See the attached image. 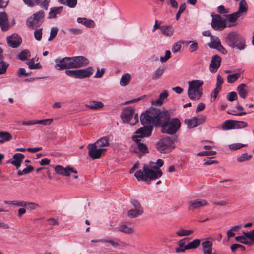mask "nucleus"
I'll use <instances>...</instances> for the list:
<instances>
[{
	"label": "nucleus",
	"mask_w": 254,
	"mask_h": 254,
	"mask_svg": "<svg viewBox=\"0 0 254 254\" xmlns=\"http://www.w3.org/2000/svg\"><path fill=\"white\" fill-rule=\"evenodd\" d=\"M42 29H36L34 31V37L38 40L40 41L42 38Z\"/></svg>",
	"instance_id": "60"
},
{
	"label": "nucleus",
	"mask_w": 254,
	"mask_h": 254,
	"mask_svg": "<svg viewBox=\"0 0 254 254\" xmlns=\"http://www.w3.org/2000/svg\"><path fill=\"white\" fill-rule=\"evenodd\" d=\"M247 124L244 121H236L235 124V128H242L246 127Z\"/></svg>",
	"instance_id": "55"
},
{
	"label": "nucleus",
	"mask_w": 254,
	"mask_h": 254,
	"mask_svg": "<svg viewBox=\"0 0 254 254\" xmlns=\"http://www.w3.org/2000/svg\"><path fill=\"white\" fill-rule=\"evenodd\" d=\"M181 43L180 41H178L176 43H174L172 45V51L173 53H177L179 51L181 48Z\"/></svg>",
	"instance_id": "53"
},
{
	"label": "nucleus",
	"mask_w": 254,
	"mask_h": 254,
	"mask_svg": "<svg viewBox=\"0 0 254 254\" xmlns=\"http://www.w3.org/2000/svg\"><path fill=\"white\" fill-rule=\"evenodd\" d=\"M119 231L121 232L130 234L134 232V227L133 226H129L126 224H121L118 228Z\"/></svg>",
	"instance_id": "24"
},
{
	"label": "nucleus",
	"mask_w": 254,
	"mask_h": 254,
	"mask_svg": "<svg viewBox=\"0 0 254 254\" xmlns=\"http://www.w3.org/2000/svg\"><path fill=\"white\" fill-rule=\"evenodd\" d=\"M70 61L72 68H78L86 66L89 63V60L82 56L70 57Z\"/></svg>",
	"instance_id": "11"
},
{
	"label": "nucleus",
	"mask_w": 254,
	"mask_h": 254,
	"mask_svg": "<svg viewBox=\"0 0 254 254\" xmlns=\"http://www.w3.org/2000/svg\"><path fill=\"white\" fill-rule=\"evenodd\" d=\"M205 120V117L200 118L194 117L191 119L188 120L187 122L185 120V122L187 123V127L189 128H193L197 127L199 124L203 123Z\"/></svg>",
	"instance_id": "19"
},
{
	"label": "nucleus",
	"mask_w": 254,
	"mask_h": 254,
	"mask_svg": "<svg viewBox=\"0 0 254 254\" xmlns=\"http://www.w3.org/2000/svg\"><path fill=\"white\" fill-rule=\"evenodd\" d=\"M193 233L194 230H186L183 228H180L176 232V234L178 236L183 237L190 235Z\"/></svg>",
	"instance_id": "35"
},
{
	"label": "nucleus",
	"mask_w": 254,
	"mask_h": 254,
	"mask_svg": "<svg viewBox=\"0 0 254 254\" xmlns=\"http://www.w3.org/2000/svg\"><path fill=\"white\" fill-rule=\"evenodd\" d=\"M236 121L229 120L225 121L223 124L222 128L224 130H228L235 128Z\"/></svg>",
	"instance_id": "34"
},
{
	"label": "nucleus",
	"mask_w": 254,
	"mask_h": 254,
	"mask_svg": "<svg viewBox=\"0 0 254 254\" xmlns=\"http://www.w3.org/2000/svg\"><path fill=\"white\" fill-rule=\"evenodd\" d=\"M186 4L185 3H182L180 6V7H179V10L178 11V12L176 14V19L177 20H178L180 17V15L182 13H183L185 9H186Z\"/></svg>",
	"instance_id": "61"
},
{
	"label": "nucleus",
	"mask_w": 254,
	"mask_h": 254,
	"mask_svg": "<svg viewBox=\"0 0 254 254\" xmlns=\"http://www.w3.org/2000/svg\"><path fill=\"white\" fill-rule=\"evenodd\" d=\"M208 46L213 49H216L219 47L222 48L219 39L217 37L211 36V42L208 43Z\"/></svg>",
	"instance_id": "31"
},
{
	"label": "nucleus",
	"mask_w": 254,
	"mask_h": 254,
	"mask_svg": "<svg viewBox=\"0 0 254 254\" xmlns=\"http://www.w3.org/2000/svg\"><path fill=\"white\" fill-rule=\"evenodd\" d=\"M221 58L217 55L212 57L210 64L209 70L211 73H215L220 66Z\"/></svg>",
	"instance_id": "16"
},
{
	"label": "nucleus",
	"mask_w": 254,
	"mask_h": 254,
	"mask_svg": "<svg viewBox=\"0 0 254 254\" xmlns=\"http://www.w3.org/2000/svg\"><path fill=\"white\" fill-rule=\"evenodd\" d=\"M241 76L240 73H237L229 75L227 76V82L229 83H232L238 80Z\"/></svg>",
	"instance_id": "45"
},
{
	"label": "nucleus",
	"mask_w": 254,
	"mask_h": 254,
	"mask_svg": "<svg viewBox=\"0 0 254 254\" xmlns=\"http://www.w3.org/2000/svg\"><path fill=\"white\" fill-rule=\"evenodd\" d=\"M12 138L11 135L7 132H0V143H3L11 140Z\"/></svg>",
	"instance_id": "38"
},
{
	"label": "nucleus",
	"mask_w": 254,
	"mask_h": 254,
	"mask_svg": "<svg viewBox=\"0 0 254 254\" xmlns=\"http://www.w3.org/2000/svg\"><path fill=\"white\" fill-rule=\"evenodd\" d=\"M200 243L201 241L200 239H194L186 244L183 249H177V253L185 252L187 250L196 249L200 246Z\"/></svg>",
	"instance_id": "20"
},
{
	"label": "nucleus",
	"mask_w": 254,
	"mask_h": 254,
	"mask_svg": "<svg viewBox=\"0 0 254 254\" xmlns=\"http://www.w3.org/2000/svg\"><path fill=\"white\" fill-rule=\"evenodd\" d=\"M24 158L25 156L23 154L20 153H15L13 156V160L11 161V163L15 166L16 169H18L20 167L21 163Z\"/></svg>",
	"instance_id": "22"
},
{
	"label": "nucleus",
	"mask_w": 254,
	"mask_h": 254,
	"mask_svg": "<svg viewBox=\"0 0 254 254\" xmlns=\"http://www.w3.org/2000/svg\"><path fill=\"white\" fill-rule=\"evenodd\" d=\"M77 21L78 23L82 24L88 28H93L95 26V23L92 20L86 18L79 17L77 18Z\"/></svg>",
	"instance_id": "26"
},
{
	"label": "nucleus",
	"mask_w": 254,
	"mask_h": 254,
	"mask_svg": "<svg viewBox=\"0 0 254 254\" xmlns=\"http://www.w3.org/2000/svg\"><path fill=\"white\" fill-rule=\"evenodd\" d=\"M55 62L57 63L55 68L58 70L72 68L70 65V57H64L59 61L56 60Z\"/></svg>",
	"instance_id": "14"
},
{
	"label": "nucleus",
	"mask_w": 254,
	"mask_h": 254,
	"mask_svg": "<svg viewBox=\"0 0 254 254\" xmlns=\"http://www.w3.org/2000/svg\"><path fill=\"white\" fill-rule=\"evenodd\" d=\"M157 114L155 117L156 126H159L161 127L165 124L170 119V115L168 111H160L159 109L154 108Z\"/></svg>",
	"instance_id": "10"
},
{
	"label": "nucleus",
	"mask_w": 254,
	"mask_h": 254,
	"mask_svg": "<svg viewBox=\"0 0 254 254\" xmlns=\"http://www.w3.org/2000/svg\"><path fill=\"white\" fill-rule=\"evenodd\" d=\"M168 96V93L167 91L164 90L160 94L159 99L155 101H152V104L156 106H160L163 104V101L167 98Z\"/></svg>",
	"instance_id": "25"
},
{
	"label": "nucleus",
	"mask_w": 254,
	"mask_h": 254,
	"mask_svg": "<svg viewBox=\"0 0 254 254\" xmlns=\"http://www.w3.org/2000/svg\"><path fill=\"white\" fill-rule=\"evenodd\" d=\"M53 121L52 119H46L44 120H36V124H42L44 125H50Z\"/></svg>",
	"instance_id": "59"
},
{
	"label": "nucleus",
	"mask_w": 254,
	"mask_h": 254,
	"mask_svg": "<svg viewBox=\"0 0 254 254\" xmlns=\"http://www.w3.org/2000/svg\"><path fill=\"white\" fill-rule=\"evenodd\" d=\"M247 4L245 0H241L239 2V10L237 12H239V14L241 15V14L243 12H245L247 11Z\"/></svg>",
	"instance_id": "43"
},
{
	"label": "nucleus",
	"mask_w": 254,
	"mask_h": 254,
	"mask_svg": "<svg viewBox=\"0 0 254 254\" xmlns=\"http://www.w3.org/2000/svg\"><path fill=\"white\" fill-rule=\"evenodd\" d=\"M30 51L28 50L25 49L21 51L19 54L18 57L20 60L23 61L26 60L28 57H30Z\"/></svg>",
	"instance_id": "46"
},
{
	"label": "nucleus",
	"mask_w": 254,
	"mask_h": 254,
	"mask_svg": "<svg viewBox=\"0 0 254 254\" xmlns=\"http://www.w3.org/2000/svg\"><path fill=\"white\" fill-rule=\"evenodd\" d=\"M58 1L60 3L71 8H75L77 3V0H58Z\"/></svg>",
	"instance_id": "32"
},
{
	"label": "nucleus",
	"mask_w": 254,
	"mask_h": 254,
	"mask_svg": "<svg viewBox=\"0 0 254 254\" xmlns=\"http://www.w3.org/2000/svg\"><path fill=\"white\" fill-rule=\"evenodd\" d=\"M0 27L2 31H6L9 28L7 15L5 12H0Z\"/></svg>",
	"instance_id": "21"
},
{
	"label": "nucleus",
	"mask_w": 254,
	"mask_h": 254,
	"mask_svg": "<svg viewBox=\"0 0 254 254\" xmlns=\"http://www.w3.org/2000/svg\"><path fill=\"white\" fill-rule=\"evenodd\" d=\"M121 118L124 123L135 125L138 122L137 114L134 115V110L131 106L124 108L121 114Z\"/></svg>",
	"instance_id": "5"
},
{
	"label": "nucleus",
	"mask_w": 254,
	"mask_h": 254,
	"mask_svg": "<svg viewBox=\"0 0 254 254\" xmlns=\"http://www.w3.org/2000/svg\"><path fill=\"white\" fill-rule=\"evenodd\" d=\"M34 167L31 165L28 166L26 168H24L22 170H19L17 172V174L19 176H21L23 175L27 174L30 173L32 170H33Z\"/></svg>",
	"instance_id": "49"
},
{
	"label": "nucleus",
	"mask_w": 254,
	"mask_h": 254,
	"mask_svg": "<svg viewBox=\"0 0 254 254\" xmlns=\"http://www.w3.org/2000/svg\"><path fill=\"white\" fill-rule=\"evenodd\" d=\"M27 64L28 67L31 69H41L42 66L39 63L35 64L33 59H30L27 62Z\"/></svg>",
	"instance_id": "44"
},
{
	"label": "nucleus",
	"mask_w": 254,
	"mask_h": 254,
	"mask_svg": "<svg viewBox=\"0 0 254 254\" xmlns=\"http://www.w3.org/2000/svg\"><path fill=\"white\" fill-rule=\"evenodd\" d=\"M235 240L241 243L242 244L247 245L249 246H252L253 245V243L250 242V241L247 240V238L246 237V236H238L235 237Z\"/></svg>",
	"instance_id": "42"
},
{
	"label": "nucleus",
	"mask_w": 254,
	"mask_h": 254,
	"mask_svg": "<svg viewBox=\"0 0 254 254\" xmlns=\"http://www.w3.org/2000/svg\"><path fill=\"white\" fill-rule=\"evenodd\" d=\"M160 29L162 33L167 36H171L174 32V28L171 26H162Z\"/></svg>",
	"instance_id": "28"
},
{
	"label": "nucleus",
	"mask_w": 254,
	"mask_h": 254,
	"mask_svg": "<svg viewBox=\"0 0 254 254\" xmlns=\"http://www.w3.org/2000/svg\"><path fill=\"white\" fill-rule=\"evenodd\" d=\"M237 91L241 98L245 99L248 95V87L245 84H241L237 87Z\"/></svg>",
	"instance_id": "23"
},
{
	"label": "nucleus",
	"mask_w": 254,
	"mask_h": 254,
	"mask_svg": "<svg viewBox=\"0 0 254 254\" xmlns=\"http://www.w3.org/2000/svg\"><path fill=\"white\" fill-rule=\"evenodd\" d=\"M171 57V52L169 50L165 51V55L164 57H160V61L162 63L166 62Z\"/></svg>",
	"instance_id": "63"
},
{
	"label": "nucleus",
	"mask_w": 254,
	"mask_h": 254,
	"mask_svg": "<svg viewBox=\"0 0 254 254\" xmlns=\"http://www.w3.org/2000/svg\"><path fill=\"white\" fill-rule=\"evenodd\" d=\"M252 157V155H249L247 153H245L238 156L236 158V160L237 162L241 163L250 160Z\"/></svg>",
	"instance_id": "41"
},
{
	"label": "nucleus",
	"mask_w": 254,
	"mask_h": 254,
	"mask_svg": "<svg viewBox=\"0 0 254 254\" xmlns=\"http://www.w3.org/2000/svg\"><path fill=\"white\" fill-rule=\"evenodd\" d=\"M164 71V68L163 67H159L153 73L152 79L153 80H158L162 75Z\"/></svg>",
	"instance_id": "39"
},
{
	"label": "nucleus",
	"mask_w": 254,
	"mask_h": 254,
	"mask_svg": "<svg viewBox=\"0 0 254 254\" xmlns=\"http://www.w3.org/2000/svg\"><path fill=\"white\" fill-rule=\"evenodd\" d=\"M157 150L161 153H166L170 151L175 147L173 140L169 137L163 138L156 144Z\"/></svg>",
	"instance_id": "9"
},
{
	"label": "nucleus",
	"mask_w": 254,
	"mask_h": 254,
	"mask_svg": "<svg viewBox=\"0 0 254 254\" xmlns=\"http://www.w3.org/2000/svg\"><path fill=\"white\" fill-rule=\"evenodd\" d=\"M163 164L164 161L161 159H158L156 163L150 161L148 164H144L142 170L137 171L134 176L138 181H143L149 184L152 180L161 177L163 173L160 168Z\"/></svg>",
	"instance_id": "1"
},
{
	"label": "nucleus",
	"mask_w": 254,
	"mask_h": 254,
	"mask_svg": "<svg viewBox=\"0 0 254 254\" xmlns=\"http://www.w3.org/2000/svg\"><path fill=\"white\" fill-rule=\"evenodd\" d=\"M240 248L243 251L245 250V247L240 244H234L231 246V250L233 253H235L237 249Z\"/></svg>",
	"instance_id": "58"
},
{
	"label": "nucleus",
	"mask_w": 254,
	"mask_h": 254,
	"mask_svg": "<svg viewBox=\"0 0 254 254\" xmlns=\"http://www.w3.org/2000/svg\"><path fill=\"white\" fill-rule=\"evenodd\" d=\"M44 16L45 13L43 10L33 14L27 19V26L32 29L40 26L44 21Z\"/></svg>",
	"instance_id": "7"
},
{
	"label": "nucleus",
	"mask_w": 254,
	"mask_h": 254,
	"mask_svg": "<svg viewBox=\"0 0 254 254\" xmlns=\"http://www.w3.org/2000/svg\"><path fill=\"white\" fill-rule=\"evenodd\" d=\"M63 10V7L51 8L49 13L48 18L50 19L54 18L57 14L60 13Z\"/></svg>",
	"instance_id": "36"
},
{
	"label": "nucleus",
	"mask_w": 254,
	"mask_h": 254,
	"mask_svg": "<svg viewBox=\"0 0 254 254\" xmlns=\"http://www.w3.org/2000/svg\"><path fill=\"white\" fill-rule=\"evenodd\" d=\"M105 68H101L100 70L99 68H97V71L94 76L95 78H101L104 73H105Z\"/></svg>",
	"instance_id": "64"
},
{
	"label": "nucleus",
	"mask_w": 254,
	"mask_h": 254,
	"mask_svg": "<svg viewBox=\"0 0 254 254\" xmlns=\"http://www.w3.org/2000/svg\"><path fill=\"white\" fill-rule=\"evenodd\" d=\"M158 114L154 108H151L140 116V121L143 127L135 131V135L132 137L133 140L137 142L139 138L149 137L151 134L153 126H156L155 117Z\"/></svg>",
	"instance_id": "2"
},
{
	"label": "nucleus",
	"mask_w": 254,
	"mask_h": 254,
	"mask_svg": "<svg viewBox=\"0 0 254 254\" xmlns=\"http://www.w3.org/2000/svg\"><path fill=\"white\" fill-rule=\"evenodd\" d=\"M36 5H39L41 7L47 10L49 7L50 0H34Z\"/></svg>",
	"instance_id": "40"
},
{
	"label": "nucleus",
	"mask_w": 254,
	"mask_h": 254,
	"mask_svg": "<svg viewBox=\"0 0 254 254\" xmlns=\"http://www.w3.org/2000/svg\"><path fill=\"white\" fill-rule=\"evenodd\" d=\"M143 213V209H131L128 212V216L130 218H135L142 215Z\"/></svg>",
	"instance_id": "33"
},
{
	"label": "nucleus",
	"mask_w": 254,
	"mask_h": 254,
	"mask_svg": "<svg viewBox=\"0 0 254 254\" xmlns=\"http://www.w3.org/2000/svg\"><path fill=\"white\" fill-rule=\"evenodd\" d=\"M226 43L231 47L242 50L245 48V40L240 34L235 31L229 33L226 38Z\"/></svg>",
	"instance_id": "3"
},
{
	"label": "nucleus",
	"mask_w": 254,
	"mask_h": 254,
	"mask_svg": "<svg viewBox=\"0 0 254 254\" xmlns=\"http://www.w3.org/2000/svg\"><path fill=\"white\" fill-rule=\"evenodd\" d=\"M93 144L98 147L108 146L109 145V139L107 137H103Z\"/></svg>",
	"instance_id": "30"
},
{
	"label": "nucleus",
	"mask_w": 254,
	"mask_h": 254,
	"mask_svg": "<svg viewBox=\"0 0 254 254\" xmlns=\"http://www.w3.org/2000/svg\"><path fill=\"white\" fill-rule=\"evenodd\" d=\"M190 239L189 238H185L181 240H180L178 243V247L176 248L175 249V251L177 253V249H183L186 246V243L189 241Z\"/></svg>",
	"instance_id": "48"
},
{
	"label": "nucleus",
	"mask_w": 254,
	"mask_h": 254,
	"mask_svg": "<svg viewBox=\"0 0 254 254\" xmlns=\"http://www.w3.org/2000/svg\"><path fill=\"white\" fill-rule=\"evenodd\" d=\"M93 68L88 67L85 69H80L75 70H66L65 73L68 76L75 78L83 79L89 78L93 73Z\"/></svg>",
	"instance_id": "8"
},
{
	"label": "nucleus",
	"mask_w": 254,
	"mask_h": 254,
	"mask_svg": "<svg viewBox=\"0 0 254 254\" xmlns=\"http://www.w3.org/2000/svg\"><path fill=\"white\" fill-rule=\"evenodd\" d=\"M243 234L253 243V245L254 244V229L250 232H243Z\"/></svg>",
	"instance_id": "52"
},
{
	"label": "nucleus",
	"mask_w": 254,
	"mask_h": 254,
	"mask_svg": "<svg viewBox=\"0 0 254 254\" xmlns=\"http://www.w3.org/2000/svg\"><path fill=\"white\" fill-rule=\"evenodd\" d=\"M211 27L215 30H222L226 26V20L222 18L219 15L211 14Z\"/></svg>",
	"instance_id": "12"
},
{
	"label": "nucleus",
	"mask_w": 254,
	"mask_h": 254,
	"mask_svg": "<svg viewBox=\"0 0 254 254\" xmlns=\"http://www.w3.org/2000/svg\"><path fill=\"white\" fill-rule=\"evenodd\" d=\"M131 79L130 75L128 73H126L122 75L121 77L120 84L121 86H125L128 84Z\"/></svg>",
	"instance_id": "37"
},
{
	"label": "nucleus",
	"mask_w": 254,
	"mask_h": 254,
	"mask_svg": "<svg viewBox=\"0 0 254 254\" xmlns=\"http://www.w3.org/2000/svg\"><path fill=\"white\" fill-rule=\"evenodd\" d=\"M203 82L201 80H193L188 82V97L192 100H198L202 95L201 86Z\"/></svg>",
	"instance_id": "4"
},
{
	"label": "nucleus",
	"mask_w": 254,
	"mask_h": 254,
	"mask_svg": "<svg viewBox=\"0 0 254 254\" xmlns=\"http://www.w3.org/2000/svg\"><path fill=\"white\" fill-rule=\"evenodd\" d=\"M8 45L12 47L16 48L19 46L21 43V37L17 34H13L7 37Z\"/></svg>",
	"instance_id": "18"
},
{
	"label": "nucleus",
	"mask_w": 254,
	"mask_h": 254,
	"mask_svg": "<svg viewBox=\"0 0 254 254\" xmlns=\"http://www.w3.org/2000/svg\"><path fill=\"white\" fill-rule=\"evenodd\" d=\"M181 123L180 120L177 118L170 119L165 124L161 127V131L163 133L170 135L175 134L180 129Z\"/></svg>",
	"instance_id": "6"
},
{
	"label": "nucleus",
	"mask_w": 254,
	"mask_h": 254,
	"mask_svg": "<svg viewBox=\"0 0 254 254\" xmlns=\"http://www.w3.org/2000/svg\"><path fill=\"white\" fill-rule=\"evenodd\" d=\"M95 145L90 144L87 146L89 150L88 155L93 159H99L101 157L102 154L106 151V148H98Z\"/></svg>",
	"instance_id": "13"
},
{
	"label": "nucleus",
	"mask_w": 254,
	"mask_h": 254,
	"mask_svg": "<svg viewBox=\"0 0 254 254\" xmlns=\"http://www.w3.org/2000/svg\"><path fill=\"white\" fill-rule=\"evenodd\" d=\"M227 99L229 101H233L237 99V95L235 92H231L227 94Z\"/></svg>",
	"instance_id": "54"
},
{
	"label": "nucleus",
	"mask_w": 254,
	"mask_h": 254,
	"mask_svg": "<svg viewBox=\"0 0 254 254\" xmlns=\"http://www.w3.org/2000/svg\"><path fill=\"white\" fill-rule=\"evenodd\" d=\"M240 17V15L239 14V12H235L231 14L227 15V18L228 21L231 24L228 25V27H230L235 25V22L236 21L237 19Z\"/></svg>",
	"instance_id": "29"
},
{
	"label": "nucleus",
	"mask_w": 254,
	"mask_h": 254,
	"mask_svg": "<svg viewBox=\"0 0 254 254\" xmlns=\"http://www.w3.org/2000/svg\"><path fill=\"white\" fill-rule=\"evenodd\" d=\"M191 44L189 48V51L190 52H193L197 51L199 48L198 43L196 42H193L191 43Z\"/></svg>",
	"instance_id": "56"
},
{
	"label": "nucleus",
	"mask_w": 254,
	"mask_h": 254,
	"mask_svg": "<svg viewBox=\"0 0 254 254\" xmlns=\"http://www.w3.org/2000/svg\"><path fill=\"white\" fill-rule=\"evenodd\" d=\"M247 144H244L241 143H233L230 144L228 146L229 149L231 151H235L238 149H240L245 146H246Z\"/></svg>",
	"instance_id": "47"
},
{
	"label": "nucleus",
	"mask_w": 254,
	"mask_h": 254,
	"mask_svg": "<svg viewBox=\"0 0 254 254\" xmlns=\"http://www.w3.org/2000/svg\"><path fill=\"white\" fill-rule=\"evenodd\" d=\"M58 29L56 27H53L51 28V32H50V36L49 38H48V41L52 40L53 38H54L58 33Z\"/></svg>",
	"instance_id": "62"
},
{
	"label": "nucleus",
	"mask_w": 254,
	"mask_h": 254,
	"mask_svg": "<svg viewBox=\"0 0 254 254\" xmlns=\"http://www.w3.org/2000/svg\"><path fill=\"white\" fill-rule=\"evenodd\" d=\"M141 138H139V141L137 142V148L138 150L143 153L148 152V149L146 145L143 143H140V141Z\"/></svg>",
	"instance_id": "50"
},
{
	"label": "nucleus",
	"mask_w": 254,
	"mask_h": 254,
	"mask_svg": "<svg viewBox=\"0 0 254 254\" xmlns=\"http://www.w3.org/2000/svg\"><path fill=\"white\" fill-rule=\"evenodd\" d=\"M25 205L24 207H26L28 210H33L36 209L39 207V205L36 203L30 202L25 201Z\"/></svg>",
	"instance_id": "51"
},
{
	"label": "nucleus",
	"mask_w": 254,
	"mask_h": 254,
	"mask_svg": "<svg viewBox=\"0 0 254 254\" xmlns=\"http://www.w3.org/2000/svg\"><path fill=\"white\" fill-rule=\"evenodd\" d=\"M85 106L90 109L97 110L103 108L104 104L101 101H91L89 102V104H86Z\"/></svg>",
	"instance_id": "27"
},
{
	"label": "nucleus",
	"mask_w": 254,
	"mask_h": 254,
	"mask_svg": "<svg viewBox=\"0 0 254 254\" xmlns=\"http://www.w3.org/2000/svg\"><path fill=\"white\" fill-rule=\"evenodd\" d=\"M208 204L207 201L203 199L192 200L189 203V209L193 210L205 206Z\"/></svg>",
	"instance_id": "17"
},
{
	"label": "nucleus",
	"mask_w": 254,
	"mask_h": 254,
	"mask_svg": "<svg viewBox=\"0 0 254 254\" xmlns=\"http://www.w3.org/2000/svg\"><path fill=\"white\" fill-rule=\"evenodd\" d=\"M55 170L57 174H60L62 176H69L70 173H74L75 174L77 173V171L73 167L67 166L66 168H64L61 165H57L55 167Z\"/></svg>",
	"instance_id": "15"
},
{
	"label": "nucleus",
	"mask_w": 254,
	"mask_h": 254,
	"mask_svg": "<svg viewBox=\"0 0 254 254\" xmlns=\"http://www.w3.org/2000/svg\"><path fill=\"white\" fill-rule=\"evenodd\" d=\"M221 89V87H216L211 94V101H214L217 97L218 94Z\"/></svg>",
	"instance_id": "57"
}]
</instances>
